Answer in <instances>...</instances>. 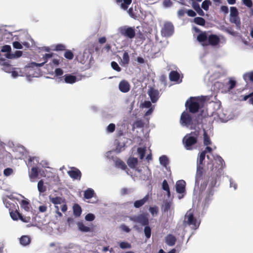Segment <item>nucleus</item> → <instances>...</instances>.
<instances>
[{
  "instance_id": "1",
  "label": "nucleus",
  "mask_w": 253,
  "mask_h": 253,
  "mask_svg": "<svg viewBox=\"0 0 253 253\" xmlns=\"http://www.w3.org/2000/svg\"><path fill=\"white\" fill-rule=\"evenodd\" d=\"M197 40L199 42L202 43L203 46H215L220 42V39L218 36L214 34L208 36L205 32H202L198 35Z\"/></svg>"
},
{
  "instance_id": "2",
  "label": "nucleus",
  "mask_w": 253,
  "mask_h": 253,
  "mask_svg": "<svg viewBox=\"0 0 253 253\" xmlns=\"http://www.w3.org/2000/svg\"><path fill=\"white\" fill-rule=\"evenodd\" d=\"M199 130L192 131L186 134L183 139V142L187 150L192 149V146L196 144L198 141V137L199 135Z\"/></svg>"
},
{
  "instance_id": "3",
  "label": "nucleus",
  "mask_w": 253,
  "mask_h": 253,
  "mask_svg": "<svg viewBox=\"0 0 253 253\" xmlns=\"http://www.w3.org/2000/svg\"><path fill=\"white\" fill-rule=\"evenodd\" d=\"M129 219L143 226L148 225L149 223L148 214L147 213H143L137 215L130 216L129 217Z\"/></svg>"
},
{
  "instance_id": "4",
  "label": "nucleus",
  "mask_w": 253,
  "mask_h": 253,
  "mask_svg": "<svg viewBox=\"0 0 253 253\" xmlns=\"http://www.w3.org/2000/svg\"><path fill=\"white\" fill-rule=\"evenodd\" d=\"M118 31L122 36L130 39L134 38L135 36V31L134 27L127 26H122L119 28Z\"/></svg>"
},
{
  "instance_id": "5",
  "label": "nucleus",
  "mask_w": 253,
  "mask_h": 253,
  "mask_svg": "<svg viewBox=\"0 0 253 253\" xmlns=\"http://www.w3.org/2000/svg\"><path fill=\"white\" fill-rule=\"evenodd\" d=\"M196 98L191 97L185 103V106L191 113H196L199 111L200 109V104L199 102L195 101Z\"/></svg>"
},
{
  "instance_id": "6",
  "label": "nucleus",
  "mask_w": 253,
  "mask_h": 253,
  "mask_svg": "<svg viewBox=\"0 0 253 253\" xmlns=\"http://www.w3.org/2000/svg\"><path fill=\"white\" fill-rule=\"evenodd\" d=\"M174 32V26L171 22L167 21L164 24L161 33L163 37H169L171 36Z\"/></svg>"
},
{
  "instance_id": "7",
  "label": "nucleus",
  "mask_w": 253,
  "mask_h": 253,
  "mask_svg": "<svg viewBox=\"0 0 253 253\" xmlns=\"http://www.w3.org/2000/svg\"><path fill=\"white\" fill-rule=\"evenodd\" d=\"M9 213L11 217L14 220H17L19 219L23 222L26 223L29 222L30 221L31 218L30 216H24L17 211H13V210L11 209V210L9 211Z\"/></svg>"
},
{
  "instance_id": "8",
  "label": "nucleus",
  "mask_w": 253,
  "mask_h": 253,
  "mask_svg": "<svg viewBox=\"0 0 253 253\" xmlns=\"http://www.w3.org/2000/svg\"><path fill=\"white\" fill-rule=\"evenodd\" d=\"M185 219L187 224L192 226L194 229H197L199 226V223L198 222L197 220L194 217L192 213H187L185 216Z\"/></svg>"
},
{
  "instance_id": "9",
  "label": "nucleus",
  "mask_w": 253,
  "mask_h": 253,
  "mask_svg": "<svg viewBox=\"0 0 253 253\" xmlns=\"http://www.w3.org/2000/svg\"><path fill=\"white\" fill-rule=\"evenodd\" d=\"M192 117L188 113L183 112L180 117V121L182 125L188 126L192 124Z\"/></svg>"
},
{
  "instance_id": "10",
  "label": "nucleus",
  "mask_w": 253,
  "mask_h": 253,
  "mask_svg": "<svg viewBox=\"0 0 253 253\" xmlns=\"http://www.w3.org/2000/svg\"><path fill=\"white\" fill-rule=\"evenodd\" d=\"M215 161L217 166L215 167V170L217 169V170L216 171V175H218V174H220L222 171V170L225 166V163L224 162L223 159L219 156H217L215 159Z\"/></svg>"
},
{
  "instance_id": "11",
  "label": "nucleus",
  "mask_w": 253,
  "mask_h": 253,
  "mask_svg": "<svg viewBox=\"0 0 253 253\" xmlns=\"http://www.w3.org/2000/svg\"><path fill=\"white\" fill-rule=\"evenodd\" d=\"M148 95L150 97L151 100L153 103L157 101L159 97V92L158 90L153 87H150L148 90Z\"/></svg>"
},
{
  "instance_id": "12",
  "label": "nucleus",
  "mask_w": 253,
  "mask_h": 253,
  "mask_svg": "<svg viewBox=\"0 0 253 253\" xmlns=\"http://www.w3.org/2000/svg\"><path fill=\"white\" fill-rule=\"evenodd\" d=\"M185 181L183 180H180L176 182L175 188L176 192L178 193H183L185 192Z\"/></svg>"
},
{
  "instance_id": "13",
  "label": "nucleus",
  "mask_w": 253,
  "mask_h": 253,
  "mask_svg": "<svg viewBox=\"0 0 253 253\" xmlns=\"http://www.w3.org/2000/svg\"><path fill=\"white\" fill-rule=\"evenodd\" d=\"M119 88L121 92L126 93L130 90V85L127 81L124 80L120 82Z\"/></svg>"
},
{
  "instance_id": "14",
  "label": "nucleus",
  "mask_w": 253,
  "mask_h": 253,
  "mask_svg": "<svg viewBox=\"0 0 253 253\" xmlns=\"http://www.w3.org/2000/svg\"><path fill=\"white\" fill-rule=\"evenodd\" d=\"M149 196L147 194L142 199L135 201L133 204L134 207L137 209L140 208L149 200Z\"/></svg>"
},
{
  "instance_id": "15",
  "label": "nucleus",
  "mask_w": 253,
  "mask_h": 253,
  "mask_svg": "<svg viewBox=\"0 0 253 253\" xmlns=\"http://www.w3.org/2000/svg\"><path fill=\"white\" fill-rule=\"evenodd\" d=\"M53 56V53H45V55L43 57V59L44 61L41 63H36L35 62H32L31 64L30 67H42V66L45 63H46L48 60L51 58Z\"/></svg>"
},
{
  "instance_id": "16",
  "label": "nucleus",
  "mask_w": 253,
  "mask_h": 253,
  "mask_svg": "<svg viewBox=\"0 0 253 253\" xmlns=\"http://www.w3.org/2000/svg\"><path fill=\"white\" fill-rule=\"evenodd\" d=\"M116 2L122 9L126 10L131 4L132 0H116Z\"/></svg>"
},
{
  "instance_id": "17",
  "label": "nucleus",
  "mask_w": 253,
  "mask_h": 253,
  "mask_svg": "<svg viewBox=\"0 0 253 253\" xmlns=\"http://www.w3.org/2000/svg\"><path fill=\"white\" fill-rule=\"evenodd\" d=\"M68 173L71 178L75 179H80L82 175L81 172L78 169L69 170Z\"/></svg>"
},
{
  "instance_id": "18",
  "label": "nucleus",
  "mask_w": 253,
  "mask_h": 253,
  "mask_svg": "<svg viewBox=\"0 0 253 253\" xmlns=\"http://www.w3.org/2000/svg\"><path fill=\"white\" fill-rule=\"evenodd\" d=\"M64 82L67 84H73L77 82V77L71 74H66L64 76Z\"/></svg>"
},
{
  "instance_id": "19",
  "label": "nucleus",
  "mask_w": 253,
  "mask_h": 253,
  "mask_svg": "<svg viewBox=\"0 0 253 253\" xmlns=\"http://www.w3.org/2000/svg\"><path fill=\"white\" fill-rule=\"evenodd\" d=\"M0 63L3 66V70L6 72H11L13 69L11 66L8 63V61H6L4 59H0Z\"/></svg>"
},
{
  "instance_id": "20",
  "label": "nucleus",
  "mask_w": 253,
  "mask_h": 253,
  "mask_svg": "<svg viewBox=\"0 0 253 253\" xmlns=\"http://www.w3.org/2000/svg\"><path fill=\"white\" fill-rule=\"evenodd\" d=\"M23 52L21 50H16L14 53H6L5 56L8 59H14L21 57L22 55Z\"/></svg>"
},
{
  "instance_id": "21",
  "label": "nucleus",
  "mask_w": 253,
  "mask_h": 253,
  "mask_svg": "<svg viewBox=\"0 0 253 253\" xmlns=\"http://www.w3.org/2000/svg\"><path fill=\"white\" fill-rule=\"evenodd\" d=\"M176 242L175 237L171 234H169L166 237V243L169 246H173Z\"/></svg>"
},
{
  "instance_id": "22",
  "label": "nucleus",
  "mask_w": 253,
  "mask_h": 253,
  "mask_svg": "<svg viewBox=\"0 0 253 253\" xmlns=\"http://www.w3.org/2000/svg\"><path fill=\"white\" fill-rule=\"evenodd\" d=\"M179 77V74L176 71H172L169 73V78L172 82H177Z\"/></svg>"
},
{
  "instance_id": "23",
  "label": "nucleus",
  "mask_w": 253,
  "mask_h": 253,
  "mask_svg": "<svg viewBox=\"0 0 253 253\" xmlns=\"http://www.w3.org/2000/svg\"><path fill=\"white\" fill-rule=\"evenodd\" d=\"M128 166L131 169H134L138 164V160L136 158L130 157L127 161Z\"/></svg>"
},
{
  "instance_id": "24",
  "label": "nucleus",
  "mask_w": 253,
  "mask_h": 253,
  "mask_svg": "<svg viewBox=\"0 0 253 253\" xmlns=\"http://www.w3.org/2000/svg\"><path fill=\"white\" fill-rule=\"evenodd\" d=\"M115 166L123 170H126L127 167L126 164L120 159L117 158L115 161Z\"/></svg>"
},
{
  "instance_id": "25",
  "label": "nucleus",
  "mask_w": 253,
  "mask_h": 253,
  "mask_svg": "<svg viewBox=\"0 0 253 253\" xmlns=\"http://www.w3.org/2000/svg\"><path fill=\"white\" fill-rule=\"evenodd\" d=\"M73 213L75 216L79 217L82 213V209L79 205L75 204L73 206Z\"/></svg>"
},
{
  "instance_id": "26",
  "label": "nucleus",
  "mask_w": 253,
  "mask_h": 253,
  "mask_svg": "<svg viewBox=\"0 0 253 253\" xmlns=\"http://www.w3.org/2000/svg\"><path fill=\"white\" fill-rule=\"evenodd\" d=\"M205 152H202L197 159V166L204 167V161L205 159Z\"/></svg>"
},
{
  "instance_id": "27",
  "label": "nucleus",
  "mask_w": 253,
  "mask_h": 253,
  "mask_svg": "<svg viewBox=\"0 0 253 253\" xmlns=\"http://www.w3.org/2000/svg\"><path fill=\"white\" fill-rule=\"evenodd\" d=\"M78 226L79 228V229L83 232H88L92 231V230L91 228L87 227L84 225V224L82 222H78Z\"/></svg>"
},
{
  "instance_id": "28",
  "label": "nucleus",
  "mask_w": 253,
  "mask_h": 253,
  "mask_svg": "<svg viewBox=\"0 0 253 253\" xmlns=\"http://www.w3.org/2000/svg\"><path fill=\"white\" fill-rule=\"evenodd\" d=\"M50 202L54 205L61 204L62 203H65V200L61 197H49Z\"/></svg>"
},
{
  "instance_id": "29",
  "label": "nucleus",
  "mask_w": 253,
  "mask_h": 253,
  "mask_svg": "<svg viewBox=\"0 0 253 253\" xmlns=\"http://www.w3.org/2000/svg\"><path fill=\"white\" fill-rule=\"evenodd\" d=\"M243 79L246 83L250 81L253 83V71L247 72L243 75Z\"/></svg>"
},
{
  "instance_id": "30",
  "label": "nucleus",
  "mask_w": 253,
  "mask_h": 253,
  "mask_svg": "<svg viewBox=\"0 0 253 253\" xmlns=\"http://www.w3.org/2000/svg\"><path fill=\"white\" fill-rule=\"evenodd\" d=\"M203 175H196L195 177V185L199 186L200 184V181L203 179ZM207 185V182L206 181L203 183H201V186L205 187Z\"/></svg>"
},
{
  "instance_id": "31",
  "label": "nucleus",
  "mask_w": 253,
  "mask_h": 253,
  "mask_svg": "<svg viewBox=\"0 0 253 253\" xmlns=\"http://www.w3.org/2000/svg\"><path fill=\"white\" fill-rule=\"evenodd\" d=\"M21 207L26 211H30L31 206L29 202L27 200H22L20 203Z\"/></svg>"
},
{
  "instance_id": "32",
  "label": "nucleus",
  "mask_w": 253,
  "mask_h": 253,
  "mask_svg": "<svg viewBox=\"0 0 253 253\" xmlns=\"http://www.w3.org/2000/svg\"><path fill=\"white\" fill-rule=\"evenodd\" d=\"M38 189L40 193H42L46 191V187L44 185V182L42 179L40 180L38 183Z\"/></svg>"
},
{
  "instance_id": "33",
  "label": "nucleus",
  "mask_w": 253,
  "mask_h": 253,
  "mask_svg": "<svg viewBox=\"0 0 253 253\" xmlns=\"http://www.w3.org/2000/svg\"><path fill=\"white\" fill-rule=\"evenodd\" d=\"M30 242V238L28 236H23L20 238V243L23 246H26L29 244Z\"/></svg>"
},
{
  "instance_id": "34",
  "label": "nucleus",
  "mask_w": 253,
  "mask_h": 253,
  "mask_svg": "<svg viewBox=\"0 0 253 253\" xmlns=\"http://www.w3.org/2000/svg\"><path fill=\"white\" fill-rule=\"evenodd\" d=\"M7 198H10V196H7L6 197H3L2 201L6 208H8L9 211H10L13 207L14 206V205L10 203V202L7 200Z\"/></svg>"
},
{
  "instance_id": "35",
  "label": "nucleus",
  "mask_w": 253,
  "mask_h": 253,
  "mask_svg": "<svg viewBox=\"0 0 253 253\" xmlns=\"http://www.w3.org/2000/svg\"><path fill=\"white\" fill-rule=\"evenodd\" d=\"M94 192L93 190L89 188L85 190L84 193V197L86 199H89L93 197Z\"/></svg>"
},
{
  "instance_id": "36",
  "label": "nucleus",
  "mask_w": 253,
  "mask_h": 253,
  "mask_svg": "<svg viewBox=\"0 0 253 253\" xmlns=\"http://www.w3.org/2000/svg\"><path fill=\"white\" fill-rule=\"evenodd\" d=\"M230 21L232 23L235 24L237 27H240L241 25V21L238 15H237L236 17H231L230 16Z\"/></svg>"
},
{
  "instance_id": "37",
  "label": "nucleus",
  "mask_w": 253,
  "mask_h": 253,
  "mask_svg": "<svg viewBox=\"0 0 253 253\" xmlns=\"http://www.w3.org/2000/svg\"><path fill=\"white\" fill-rule=\"evenodd\" d=\"M171 203L170 202L166 201L162 207V210L164 212H168L170 209Z\"/></svg>"
},
{
  "instance_id": "38",
  "label": "nucleus",
  "mask_w": 253,
  "mask_h": 253,
  "mask_svg": "<svg viewBox=\"0 0 253 253\" xmlns=\"http://www.w3.org/2000/svg\"><path fill=\"white\" fill-rule=\"evenodd\" d=\"M194 22L198 25L204 26L205 25L206 21L202 17H197L194 19Z\"/></svg>"
},
{
  "instance_id": "39",
  "label": "nucleus",
  "mask_w": 253,
  "mask_h": 253,
  "mask_svg": "<svg viewBox=\"0 0 253 253\" xmlns=\"http://www.w3.org/2000/svg\"><path fill=\"white\" fill-rule=\"evenodd\" d=\"M39 175V171L38 168L33 167L31 169V172L30 173V177L31 178H36Z\"/></svg>"
},
{
  "instance_id": "40",
  "label": "nucleus",
  "mask_w": 253,
  "mask_h": 253,
  "mask_svg": "<svg viewBox=\"0 0 253 253\" xmlns=\"http://www.w3.org/2000/svg\"><path fill=\"white\" fill-rule=\"evenodd\" d=\"M211 141L210 138L207 132L204 130V144L206 146H208L211 144Z\"/></svg>"
},
{
  "instance_id": "41",
  "label": "nucleus",
  "mask_w": 253,
  "mask_h": 253,
  "mask_svg": "<svg viewBox=\"0 0 253 253\" xmlns=\"http://www.w3.org/2000/svg\"><path fill=\"white\" fill-rule=\"evenodd\" d=\"M122 62L124 65H127L129 62V56L126 51H125L123 54Z\"/></svg>"
},
{
  "instance_id": "42",
  "label": "nucleus",
  "mask_w": 253,
  "mask_h": 253,
  "mask_svg": "<svg viewBox=\"0 0 253 253\" xmlns=\"http://www.w3.org/2000/svg\"><path fill=\"white\" fill-rule=\"evenodd\" d=\"M160 164L163 166L166 167L169 163V160L165 155L162 156L159 158Z\"/></svg>"
},
{
  "instance_id": "43",
  "label": "nucleus",
  "mask_w": 253,
  "mask_h": 253,
  "mask_svg": "<svg viewBox=\"0 0 253 253\" xmlns=\"http://www.w3.org/2000/svg\"><path fill=\"white\" fill-rule=\"evenodd\" d=\"M211 2L210 0H205L202 3V7L205 10L207 11L209 10V6L211 5Z\"/></svg>"
},
{
  "instance_id": "44",
  "label": "nucleus",
  "mask_w": 253,
  "mask_h": 253,
  "mask_svg": "<svg viewBox=\"0 0 253 253\" xmlns=\"http://www.w3.org/2000/svg\"><path fill=\"white\" fill-rule=\"evenodd\" d=\"M145 226H146L145 227L144 229L145 236L147 239H149L150 238L151 235V229L149 226H148V225H145Z\"/></svg>"
},
{
  "instance_id": "45",
  "label": "nucleus",
  "mask_w": 253,
  "mask_h": 253,
  "mask_svg": "<svg viewBox=\"0 0 253 253\" xmlns=\"http://www.w3.org/2000/svg\"><path fill=\"white\" fill-rule=\"evenodd\" d=\"M137 152L139 155L140 159H143L146 153V149L145 148H138L137 149Z\"/></svg>"
},
{
  "instance_id": "46",
  "label": "nucleus",
  "mask_w": 253,
  "mask_h": 253,
  "mask_svg": "<svg viewBox=\"0 0 253 253\" xmlns=\"http://www.w3.org/2000/svg\"><path fill=\"white\" fill-rule=\"evenodd\" d=\"M239 15V12L237 8L236 7H230V16L231 17H236L237 15Z\"/></svg>"
},
{
  "instance_id": "47",
  "label": "nucleus",
  "mask_w": 253,
  "mask_h": 253,
  "mask_svg": "<svg viewBox=\"0 0 253 253\" xmlns=\"http://www.w3.org/2000/svg\"><path fill=\"white\" fill-rule=\"evenodd\" d=\"M134 11H136V9L134 10L132 7H130L127 10V13L131 18L135 19L137 16Z\"/></svg>"
},
{
  "instance_id": "48",
  "label": "nucleus",
  "mask_w": 253,
  "mask_h": 253,
  "mask_svg": "<svg viewBox=\"0 0 253 253\" xmlns=\"http://www.w3.org/2000/svg\"><path fill=\"white\" fill-rule=\"evenodd\" d=\"M64 57L69 60H71L74 57V54L71 51L67 50L64 53Z\"/></svg>"
},
{
  "instance_id": "49",
  "label": "nucleus",
  "mask_w": 253,
  "mask_h": 253,
  "mask_svg": "<svg viewBox=\"0 0 253 253\" xmlns=\"http://www.w3.org/2000/svg\"><path fill=\"white\" fill-rule=\"evenodd\" d=\"M144 126V123L141 120H137L134 123L133 127L141 128Z\"/></svg>"
},
{
  "instance_id": "50",
  "label": "nucleus",
  "mask_w": 253,
  "mask_h": 253,
  "mask_svg": "<svg viewBox=\"0 0 253 253\" xmlns=\"http://www.w3.org/2000/svg\"><path fill=\"white\" fill-rule=\"evenodd\" d=\"M112 68L117 72H120L121 71V67L119 66L118 63L115 61H112L111 63Z\"/></svg>"
},
{
  "instance_id": "51",
  "label": "nucleus",
  "mask_w": 253,
  "mask_h": 253,
  "mask_svg": "<svg viewBox=\"0 0 253 253\" xmlns=\"http://www.w3.org/2000/svg\"><path fill=\"white\" fill-rule=\"evenodd\" d=\"M66 49V46L63 44H58L55 46L54 50L55 51H64Z\"/></svg>"
},
{
  "instance_id": "52",
  "label": "nucleus",
  "mask_w": 253,
  "mask_h": 253,
  "mask_svg": "<svg viewBox=\"0 0 253 253\" xmlns=\"http://www.w3.org/2000/svg\"><path fill=\"white\" fill-rule=\"evenodd\" d=\"M120 247L121 249H130L131 248V245L127 242H122L120 243Z\"/></svg>"
},
{
  "instance_id": "53",
  "label": "nucleus",
  "mask_w": 253,
  "mask_h": 253,
  "mask_svg": "<svg viewBox=\"0 0 253 253\" xmlns=\"http://www.w3.org/2000/svg\"><path fill=\"white\" fill-rule=\"evenodd\" d=\"M11 48L9 45H3L1 49L2 52H6V53H11Z\"/></svg>"
},
{
  "instance_id": "54",
  "label": "nucleus",
  "mask_w": 253,
  "mask_h": 253,
  "mask_svg": "<svg viewBox=\"0 0 253 253\" xmlns=\"http://www.w3.org/2000/svg\"><path fill=\"white\" fill-rule=\"evenodd\" d=\"M149 211L151 213L154 215V214H157L159 212V208L157 206L149 208Z\"/></svg>"
},
{
  "instance_id": "55",
  "label": "nucleus",
  "mask_w": 253,
  "mask_h": 253,
  "mask_svg": "<svg viewBox=\"0 0 253 253\" xmlns=\"http://www.w3.org/2000/svg\"><path fill=\"white\" fill-rule=\"evenodd\" d=\"M95 219V216L92 213H88L85 216V219L88 221H93Z\"/></svg>"
},
{
  "instance_id": "56",
  "label": "nucleus",
  "mask_w": 253,
  "mask_h": 253,
  "mask_svg": "<svg viewBox=\"0 0 253 253\" xmlns=\"http://www.w3.org/2000/svg\"><path fill=\"white\" fill-rule=\"evenodd\" d=\"M115 129V125L114 124H110L107 127V130L109 132H113Z\"/></svg>"
},
{
  "instance_id": "57",
  "label": "nucleus",
  "mask_w": 253,
  "mask_h": 253,
  "mask_svg": "<svg viewBox=\"0 0 253 253\" xmlns=\"http://www.w3.org/2000/svg\"><path fill=\"white\" fill-rule=\"evenodd\" d=\"M13 46L14 48L21 49L23 48L22 45L19 42H14L12 43Z\"/></svg>"
},
{
  "instance_id": "58",
  "label": "nucleus",
  "mask_w": 253,
  "mask_h": 253,
  "mask_svg": "<svg viewBox=\"0 0 253 253\" xmlns=\"http://www.w3.org/2000/svg\"><path fill=\"white\" fill-rule=\"evenodd\" d=\"M228 84H229V86L228 87L229 89H232L234 88L236 84V82L235 81L233 80L232 79H230L228 82Z\"/></svg>"
},
{
  "instance_id": "59",
  "label": "nucleus",
  "mask_w": 253,
  "mask_h": 253,
  "mask_svg": "<svg viewBox=\"0 0 253 253\" xmlns=\"http://www.w3.org/2000/svg\"><path fill=\"white\" fill-rule=\"evenodd\" d=\"M162 188L165 191H168L169 190V184L166 179H165L162 183Z\"/></svg>"
},
{
  "instance_id": "60",
  "label": "nucleus",
  "mask_w": 253,
  "mask_h": 253,
  "mask_svg": "<svg viewBox=\"0 0 253 253\" xmlns=\"http://www.w3.org/2000/svg\"><path fill=\"white\" fill-rule=\"evenodd\" d=\"M13 169L11 168H6L3 171V174L6 176L11 175Z\"/></svg>"
},
{
  "instance_id": "61",
  "label": "nucleus",
  "mask_w": 253,
  "mask_h": 253,
  "mask_svg": "<svg viewBox=\"0 0 253 253\" xmlns=\"http://www.w3.org/2000/svg\"><path fill=\"white\" fill-rule=\"evenodd\" d=\"M204 167L197 166V171L196 175H203Z\"/></svg>"
},
{
  "instance_id": "62",
  "label": "nucleus",
  "mask_w": 253,
  "mask_h": 253,
  "mask_svg": "<svg viewBox=\"0 0 253 253\" xmlns=\"http://www.w3.org/2000/svg\"><path fill=\"white\" fill-rule=\"evenodd\" d=\"M172 2L171 0H164L163 5L165 7H170L172 5Z\"/></svg>"
},
{
  "instance_id": "63",
  "label": "nucleus",
  "mask_w": 253,
  "mask_h": 253,
  "mask_svg": "<svg viewBox=\"0 0 253 253\" xmlns=\"http://www.w3.org/2000/svg\"><path fill=\"white\" fill-rule=\"evenodd\" d=\"M243 3L248 7H252L253 2L252 0H243Z\"/></svg>"
},
{
  "instance_id": "64",
  "label": "nucleus",
  "mask_w": 253,
  "mask_h": 253,
  "mask_svg": "<svg viewBox=\"0 0 253 253\" xmlns=\"http://www.w3.org/2000/svg\"><path fill=\"white\" fill-rule=\"evenodd\" d=\"M186 12V11L184 8H181L178 11L177 15H178V17H183L185 15Z\"/></svg>"
}]
</instances>
